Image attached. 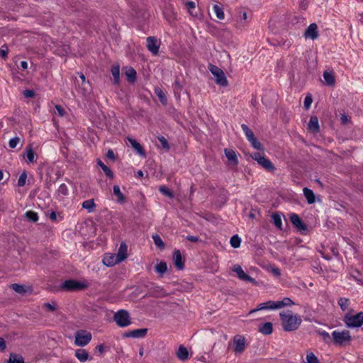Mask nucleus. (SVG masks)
Returning <instances> with one entry per match:
<instances>
[{
	"instance_id": "f257e3e1",
	"label": "nucleus",
	"mask_w": 363,
	"mask_h": 363,
	"mask_svg": "<svg viewBox=\"0 0 363 363\" xmlns=\"http://www.w3.org/2000/svg\"><path fill=\"white\" fill-rule=\"evenodd\" d=\"M279 315L283 329L287 332L297 330L302 323L301 317L290 311L281 312Z\"/></svg>"
},
{
	"instance_id": "f03ea898",
	"label": "nucleus",
	"mask_w": 363,
	"mask_h": 363,
	"mask_svg": "<svg viewBox=\"0 0 363 363\" xmlns=\"http://www.w3.org/2000/svg\"><path fill=\"white\" fill-rule=\"evenodd\" d=\"M333 342L335 345L343 346L351 341V335L348 330H334L332 333Z\"/></svg>"
},
{
	"instance_id": "7ed1b4c3",
	"label": "nucleus",
	"mask_w": 363,
	"mask_h": 363,
	"mask_svg": "<svg viewBox=\"0 0 363 363\" xmlns=\"http://www.w3.org/2000/svg\"><path fill=\"white\" fill-rule=\"evenodd\" d=\"M113 320L121 328L127 327L131 323L130 315L125 310L117 311L113 315Z\"/></svg>"
},
{
	"instance_id": "20e7f679",
	"label": "nucleus",
	"mask_w": 363,
	"mask_h": 363,
	"mask_svg": "<svg viewBox=\"0 0 363 363\" xmlns=\"http://www.w3.org/2000/svg\"><path fill=\"white\" fill-rule=\"evenodd\" d=\"M344 321L349 328L359 327L363 324V312H359L356 315L347 314Z\"/></svg>"
},
{
	"instance_id": "39448f33",
	"label": "nucleus",
	"mask_w": 363,
	"mask_h": 363,
	"mask_svg": "<svg viewBox=\"0 0 363 363\" xmlns=\"http://www.w3.org/2000/svg\"><path fill=\"white\" fill-rule=\"evenodd\" d=\"M209 70L212 74L216 77V82L221 86H226L228 84L226 77L223 71L215 65H211Z\"/></svg>"
},
{
	"instance_id": "423d86ee",
	"label": "nucleus",
	"mask_w": 363,
	"mask_h": 363,
	"mask_svg": "<svg viewBox=\"0 0 363 363\" xmlns=\"http://www.w3.org/2000/svg\"><path fill=\"white\" fill-rule=\"evenodd\" d=\"M91 340V334L85 330H79L75 333V345L83 347L86 345Z\"/></svg>"
},
{
	"instance_id": "0eeeda50",
	"label": "nucleus",
	"mask_w": 363,
	"mask_h": 363,
	"mask_svg": "<svg viewBox=\"0 0 363 363\" xmlns=\"http://www.w3.org/2000/svg\"><path fill=\"white\" fill-rule=\"evenodd\" d=\"M62 289L70 291L80 290L87 287V284L85 281H79L74 279L65 281L62 286Z\"/></svg>"
},
{
	"instance_id": "6e6552de",
	"label": "nucleus",
	"mask_w": 363,
	"mask_h": 363,
	"mask_svg": "<svg viewBox=\"0 0 363 363\" xmlns=\"http://www.w3.org/2000/svg\"><path fill=\"white\" fill-rule=\"evenodd\" d=\"M252 158L257 162V163L268 171H272L274 167L272 162L267 157L262 156L259 152H255L251 155Z\"/></svg>"
},
{
	"instance_id": "1a4fd4ad",
	"label": "nucleus",
	"mask_w": 363,
	"mask_h": 363,
	"mask_svg": "<svg viewBox=\"0 0 363 363\" xmlns=\"http://www.w3.org/2000/svg\"><path fill=\"white\" fill-rule=\"evenodd\" d=\"M232 270L236 273L238 277L241 279V280H243V281H249V282H251L254 284H257V281L255 280V279H253L252 277H250L249 275H247L244 271L243 269H242V267L238 265V264H235L233 267V269Z\"/></svg>"
},
{
	"instance_id": "9d476101",
	"label": "nucleus",
	"mask_w": 363,
	"mask_h": 363,
	"mask_svg": "<svg viewBox=\"0 0 363 363\" xmlns=\"http://www.w3.org/2000/svg\"><path fill=\"white\" fill-rule=\"evenodd\" d=\"M233 343V350L235 353L240 354L245 350L246 341L244 337L241 335H236L234 337Z\"/></svg>"
},
{
	"instance_id": "9b49d317",
	"label": "nucleus",
	"mask_w": 363,
	"mask_h": 363,
	"mask_svg": "<svg viewBox=\"0 0 363 363\" xmlns=\"http://www.w3.org/2000/svg\"><path fill=\"white\" fill-rule=\"evenodd\" d=\"M160 42L155 38L150 36L147 38V48L153 55H157Z\"/></svg>"
},
{
	"instance_id": "f8f14e48",
	"label": "nucleus",
	"mask_w": 363,
	"mask_h": 363,
	"mask_svg": "<svg viewBox=\"0 0 363 363\" xmlns=\"http://www.w3.org/2000/svg\"><path fill=\"white\" fill-rule=\"evenodd\" d=\"M303 36L306 38H309L313 40H315L318 37V26L316 23H313L309 25V26L306 30Z\"/></svg>"
},
{
	"instance_id": "ddd939ff",
	"label": "nucleus",
	"mask_w": 363,
	"mask_h": 363,
	"mask_svg": "<svg viewBox=\"0 0 363 363\" xmlns=\"http://www.w3.org/2000/svg\"><path fill=\"white\" fill-rule=\"evenodd\" d=\"M276 309H277V302L273 301H269L259 304L257 306V308L251 310L249 313L252 314L256 311H262V310H276Z\"/></svg>"
},
{
	"instance_id": "4468645a",
	"label": "nucleus",
	"mask_w": 363,
	"mask_h": 363,
	"mask_svg": "<svg viewBox=\"0 0 363 363\" xmlns=\"http://www.w3.org/2000/svg\"><path fill=\"white\" fill-rule=\"evenodd\" d=\"M103 263L107 267H112L120 262L115 254L107 253L103 258Z\"/></svg>"
},
{
	"instance_id": "2eb2a0df",
	"label": "nucleus",
	"mask_w": 363,
	"mask_h": 363,
	"mask_svg": "<svg viewBox=\"0 0 363 363\" xmlns=\"http://www.w3.org/2000/svg\"><path fill=\"white\" fill-rule=\"evenodd\" d=\"M308 130L313 133H318L320 130L318 118L316 116H312L308 124Z\"/></svg>"
},
{
	"instance_id": "dca6fc26",
	"label": "nucleus",
	"mask_w": 363,
	"mask_h": 363,
	"mask_svg": "<svg viewBox=\"0 0 363 363\" xmlns=\"http://www.w3.org/2000/svg\"><path fill=\"white\" fill-rule=\"evenodd\" d=\"M118 260L119 262H123L128 257V246L124 242H122L120 245L117 254H116Z\"/></svg>"
},
{
	"instance_id": "f3484780",
	"label": "nucleus",
	"mask_w": 363,
	"mask_h": 363,
	"mask_svg": "<svg viewBox=\"0 0 363 363\" xmlns=\"http://www.w3.org/2000/svg\"><path fill=\"white\" fill-rule=\"evenodd\" d=\"M290 220L293 225L301 230H306V226L303 223L299 216L296 213L290 215Z\"/></svg>"
},
{
	"instance_id": "a211bd4d",
	"label": "nucleus",
	"mask_w": 363,
	"mask_h": 363,
	"mask_svg": "<svg viewBox=\"0 0 363 363\" xmlns=\"http://www.w3.org/2000/svg\"><path fill=\"white\" fill-rule=\"evenodd\" d=\"M128 140L130 145L138 155L141 156H145V152L143 147L135 139H133L132 138H128Z\"/></svg>"
},
{
	"instance_id": "6ab92c4d",
	"label": "nucleus",
	"mask_w": 363,
	"mask_h": 363,
	"mask_svg": "<svg viewBox=\"0 0 363 363\" xmlns=\"http://www.w3.org/2000/svg\"><path fill=\"white\" fill-rule=\"evenodd\" d=\"M173 260L175 266L179 269L184 268V259L179 250H174L173 254Z\"/></svg>"
},
{
	"instance_id": "aec40b11",
	"label": "nucleus",
	"mask_w": 363,
	"mask_h": 363,
	"mask_svg": "<svg viewBox=\"0 0 363 363\" xmlns=\"http://www.w3.org/2000/svg\"><path fill=\"white\" fill-rule=\"evenodd\" d=\"M225 155L228 162L232 165L235 166V165H237L238 164V160L236 153H235V152L234 150L225 149Z\"/></svg>"
},
{
	"instance_id": "412c9836",
	"label": "nucleus",
	"mask_w": 363,
	"mask_h": 363,
	"mask_svg": "<svg viewBox=\"0 0 363 363\" xmlns=\"http://www.w3.org/2000/svg\"><path fill=\"white\" fill-rule=\"evenodd\" d=\"M113 196L116 197V201L119 203H124L126 201L125 196L121 192L118 186H113Z\"/></svg>"
},
{
	"instance_id": "4be33fe9",
	"label": "nucleus",
	"mask_w": 363,
	"mask_h": 363,
	"mask_svg": "<svg viewBox=\"0 0 363 363\" xmlns=\"http://www.w3.org/2000/svg\"><path fill=\"white\" fill-rule=\"evenodd\" d=\"M75 357L81 362H84L89 359V354L84 349H78L75 351Z\"/></svg>"
},
{
	"instance_id": "5701e85b",
	"label": "nucleus",
	"mask_w": 363,
	"mask_h": 363,
	"mask_svg": "<svg viewBox=\"0 0 363 363\" xmlns=\"http://www.w3.org/2000/svg\"><path fill=\"white\" fill-rule=\"evenodd\" d=\"M303 194L309 204H312L315 201V196L312 190L305 187L303 189Z\"/></svg>"
},
{
	"instance_id": "b1692460",
	"label": "nucleus",
	"mask_w": 363,
	"mask_h": 363,
	"mask_svg": "<svg viewBox=\"0 0 363 363\" xmlns=\"http://www.w3.org/2000/svg\"><path fill=\"white\" fill-rule=\"evenodd\" d=\"M276 302H277V309H279V308H281L284 307L291 306L294 304V301L288 297H285L281 301H277Z\"/></svg>"
},
{
	"instance_id": "393cba45",
	"label": "nucleus",
	"mask_w": 363,
	"mask_h": 363,
	"mask_svg": "<svg viewBox=\"0 0 363 363\" xmlns=\"http://www.w3.org/2000/svg\"><path fill=\"white\" fill-rule=\"evenodd\" d=\"M125 75L128 82L133 83L136 80L137 73L133 67H126Z\"/></svg>"
},
{
	"instance_id": "a878e982",
	"label": "nucleus",
	"mask_w": 363,
	"mask_h": 363,
	"mask_svg": "<svg viewBox=\"0 0 363 363\" xmlns=\"http://www.w3.org/2000/svg\"><path fill=\"white\" fill-rule=\"evenodd\" d=\"M177 355L181 360H186L189 358L188 350L184 346H180L177 352Z\"/></svg>"
},
{
	"instance_id": "bb28decb",
	"label": "nucleus",
	"mask_w": 363,
	"mask_h": 363,
	"mask_svg": "<svg viewBox=\"0 0 363 363\" xmlns=\"http://www.w3.org/2000/svg\"><path fill=\"white\" fill-rule=\"evenodd\" d=\"M11 288L19 294H24L29 290L28 287L18 284H11Z\"/></svg>"
},
{
	"instance_id": "cd10ccee",
	"label": "nucleus",
	"mask_w": 363,
	"mask_h": 363,
	"mask_svg": "<svg viewBox=\"0 0 363 363\" xmlns=\"http://www.w3.org/2000/svg\"><path fill=\"white\" fill-rule=\"evenodd\" d=\"M111 74L113 77L114 84H118L120 82V67L114 65L111 68Z\"/></svg>"
},
{
	"instance_id": "c85d7f7f",
	"label": "nucleus",
	"mask_w": 363,
	"mask_h": 363,
	"mask_svg": "<svg viewBox=\"0 0 363 363\" xmlns=\"http://www.w3.org/2000/svg\"><path fill=\"white\" fill-rule=\"evenodd\" d=\"M304 363H320V362L313 352L307 351Z\"/></svg>"
},
{
	"instance_id": "c756f323",
	"label": "nucleus",
	"mask_w": 363,
	"mask_h": 363,
	"mask_svg": "<svg viewBox=\"0 0 363 363\" xmlns=\"http://www.w3.org/2000/svg\"><path fill=\"white\" fill-rule=\"evenodd\" d=\"M183 85L181 84L179 80L178 79H176L174 84H173V89L174 95L177 99L180 98L181 91L182 89Z\"/></svg>"
},
{
	"instance_id": "7c9ffc66",
	"label": "nucleus",
	"mask_w": 363,
	"mask_h": 363,
	"mask_svg": "<svg viewBox=\"0 0 363 363\" xmlns=\"http://www.w3.org/2000/svg\"><path fill=\"white\" fill-rule=\"evenodd\" d=\"M167 270V263L164 261L160 262L156 266H155V271L157 273L160 274V275H163Z\"/></svg>"
},
{
	"instance_id": "2f4dec72",
	"label": "nucleus",
	"mask_w": 363,
	"mask_h": 363,
	"mask_svg": "<svg viewBox=\"0 0 363 363\" xmlns=\"http://www.w3.org/2000/svg\"><path fill=\"white\" fill-rule=\"evenodd\" d=\"M151 294L153 296L156 297H162L165 296L166 293L164 291L163 289L159 286H155L151 289Z\"/></svg>"
},
{
	"instance_id": "473e14b6",
	"label": "nucleus",
	"mask_w": 363,
	"mask_h": 363,
	"mask_svg": "<svg viewBox=\"0 0 363 363\" xmlns=\"http://www.w3.org/2000/svg\"><path fill=\"white\" fill-rule=\"evenodd\" d=\"M98 164L101 167L104 174L107 176L108 179H113V174L109 167H108L106 165H105L101 160H99Z\"/></svg>"
},
{
	"instance_id": "72a5a7b5",
	"label": "nucleus",
	"mask_w": 363,
	"mask_h": 363,
	"mask_svg": "<svg viewBox=\"0 0 363 363\" xmlns=\"http://www.w3.org/2000/svg\"><path fill=\"white\" fill-rule=\"evenodd\" d=\"M155 94L157 96V97L160 99V101L162 104H164V105L167 104V97H166L164 93L163 92V91L160 88L156 87L155 89Z\"/></svg>"
},
{
	"instance_id": "f704fd0d",
	"label": "nucleus",
	"mask_w": 363,
	"mask_h": 363,
	"mask_svg": "<svg viewBox=\"0 0 363 363\" xmlns=\"http://www.w3.org/2000/svg\"><path fill=\"white\" fill-rule=\"evenodd\" d=\"M272 330L273 327L271 323H266L259 328V331L264 335L271 334Z\"/></svg>"
},
{
	"instance_id": "c9c22d12",
	"label": "nucleus",
	"mask_w": 363,
	"mask_h": 363,
	"mask_svg": "<svg viewBox=\"0 0 363 363\" xmlns=\"http://www.w3.org/2000/svg\"><path fill=\"white\" fill-rule=\"evenodd\" d=\"M241 128L248 141L255 137L253 132L246 124H242Z\"/></svg>"
},
{
	"instance_id": "e433bc0d",
	"label": "nucleus",
	"mask_w": 363,
	"mask_h": 363,
	"mask_svg": "<svg viewBox=\"0 0 363 363\" xmlns=\"http://www.w3.org/2000/svg\"><path fill=\"white\" fill-rule=\"evenodd\" d=\"M323 78L328 85L333 86L335 84V78L330 72H324Z\"/></svg>"
},
{
	"instance_id": "4c0bfd02",
	"label": "nucleus",
	"mask_w": 363,
	"mask_h": 363,
	"mask_svg": "<svg viewBox=\"0 0 363 363\" xmlns=\"http://www.w3.org/2000/svg\"><path fill=\"white\" fill-rule=\"evenodd\" d=\"M82 206L84 208L86 209L89 212H93L95 208V203L94 200L89 199L83 202Z\"/></svg>"
},
{
	"instance_id": "58836bf2",
	"label": "nucleus",
	"mask_w": 363,
	"mask_h": 363,
	"mask_svg": "<svg viewBox=\"0 0 363 363\" xmlns=\"http://www.w3.org/2000/svg\"><path fill=\"white\" fill-rule=\"evenodd\" d=\"M318 334L322 337L323 340L326 343H330L333 341V337L330 335V334L325 331L319 330L317 331Z\"/></svg>"
},
{
	"instance_id": "ea45409f",
	"label": "nucleus",
	"mask_w": 363,
	"mask_h": 363,
	"mask_svg": "<svg viewBox=\"0 0 363 363\" xmlns=\"http://www.w3.org/2000/svg\"><path fill=\"white\" fill-rule=\"evenodd\" d=\"M213 9L216 15V17L218 19H220V20L224 19L225 15H224L223 9L222 7L219 6L217 4H215L213 6Z\"/></svg>"
},
{
	"instance_id": "a19ab883",
	"label": "nucleus",
	"mask_w": 363,
	"mask_h": 363,
	"mask_svg": "<svg viewBox=\"0 0 363 363\" xmlns=\"http://www.w3.org/2000/svg\"><path fill=\"white\" fill-rule=\"evenodd\" d=\"M9 363H24V360L21 355L16 354H11Z\"/></svg>"
},
{
	"instance_id": "79ce46f5",
	"label": "nucleus",
	"mask_w": 363,
	"mask_h": 363,
	"mask_svg": "<svg viewBox=\"0 0 363 363\" xmlns=\"http://www.w3.org/2000/svg\"><path fill=\"white\" fill-rule=\"evenodd\" d=\"M272 219L274 221V224L276 227H277L279 229H281L282 228V219L281 216L279 213H274L272 215Z\"/></svg>"
},
{
	"instance_id": "37998d69",
	"label": "nucleus",
	"mask_w": 363,
	"mask_h": 363,
	"mask_svg": "<svg viewBox=\"0 0 363 363\" xmlns=\"http://www.w3.org/2000/svg\"><path fill=\"white\" fill-rule=\"evenodd\" d=\"M146 331L147 330L145 329L135 330H133V331L129 333L126 335L128 337H138L144 336L146 333Z\"/></svg>"
},
{
	"instance_id": "c03bdc74",
	"label": "nucleus",
	"mask_w": 363,
	"mask_h": 363,
	"mask_svg": "<svg viewBox=\"0 0 363 363\" xmlns=\"http://www.w3.org/2000/svg\"><path fill=\"white\" fill-rule=\"evenodd\" d=\"M157 140L160 143L161 147L162 149H164L165 151L169 150V148H170L169 145L168 143V141L164 136L160 135V136L157 137Z\"/></svg>"
},
{
	"instance_id": "a18cd8bd",
	"label": "nucleus",
	"mask_w": 363,
	"mask_h": 363,
	"mask_svg": "<svg viewBox=\"0 0 363 363\" xmlns=\"http://www.w3.org/2000/svg\"><path fill=\"white\" fill-rule=\"evenodd\" d=\"M230 245L234 248H238L240 245L241 239L238 235H233L230 238Z\"/></svg>"
},
{
	"instance_id": "49530a36",
	"label": "nucleus",
	"mask_w": 363,
	"mask_h": 363,
	"mask_svg": "<svg viewBox=\"0 0 363 363\" xmlns=\"http://www.w3.org/2000/svg\"><path fill=\"white\" fill-rule=\"evenodd\" d=\"M249 142L251 143L252 146L256 149V150H261L263 149V146L260 143V142H259L257 140V139L256 138V137L253 138L252 139H251L250 140H249Z\"/></svg>"
},
{
	"instance_id": "de8ad7c7",
	"label": "nucleus",
	"mask_w": 363,
	"mask_h": 363,
	"mask_svg": "<svg viewBox=\"0 0 363 363\" xmlns=\"http://www.w3.org/2000/svg\"><path fill=\"white\" fill-rule=\"evenodd\" d=\"M26 218L31 221L35 222L38 220V216L35 212L27 211L26 213Z\"/></svg>"
},
{
	"instance_id": "09e8293b",
	"label": "nucleus",
	"mask_w": 363,
	"mask_h": 363,
	"mask_svg": "<svg viewBox=\"0 0 363 363\" xmlns=\"http://www.w3.org/2000/svg\"><path fill=\"white\" fill-rule=\"evenodd\" d=\"M338 303L342 310L345 311L349 305V300L345 298H340L338 301Z\"/></svg>"
},
{
	"instance_id": "8fccbe9b",
	"label": "nucleus",
	"mask_w": 363,
	"mask_h": 363,
	"mask_svg": "<svg viewBox=\"0 0 363 363\" xmlns=\"http://www.w3.org/2000/svg\"><path fill=\"white\" fill-rule=\"evenodd\" d=\"M160 191L162 194H163L164 195H165L169 198L173 197V194H172V191L169 189H167L165 186H161L160 187Z\"/></svg>"
},
{
	"instance_id": "3c124183",
	"label": "nucleus",
	"mask_w": 363,
	"mask_h": 363,
	"mask_svg": "<svg viewBox=\"0 0 363 363\" xmlns=\"http://www.w3.org/2000/svg\"><path fill=\"white\" fill-rule=\"evenodd\" d=\"M152 238L154 240V242H155L156 246H157L159 247H163L164 246V244L163 241L160 238V236H158L157 235H153Z\"/></svg>"
},
{
	"instance_id": "603ef678",
	"label": "nucleus",
	"mask_w": 363,
	"mask_h": 363,
	"mask_svg": "<svg viewBox=\"0 0 363 363\" xmlns=\"http://www.w3.org/2000/svg\"><path fill=\"white\" fill-rule=\"evenodd\" d=\"M20 141V139L18 137H15V138H13L11 139H10L9 142V146L10 148H15L16 147L18 143H19Z\"/></svg>"
},
{
	"instance_id": "864d4df0",
	"label": "nucleus",
	"mask_w": 363,
	"mask_h": 363,
	"mask_svg": "<svg viewBox=\"0 0 363 363\" xmlns=\"http://www.w3.org/2000/svg\"><path fill=\"white\" fill-rule=\"evenodd\" d=\"M26 157L30 162H33L35 159V153L32 149H29L26 152Z\"/></svg>"
},
{
	"instance_id": "5fc2aeb1",
	"label": "nucleus",
	"mask_w": 363,
	"mask_h": 363,
	"mask_svg": "<svg viewBox=\"0 0 363 363\" xmlns=\"http://www.w3.org/2000/svg\"><path fill=\"white\" fill-rule=\"evenodd\" d=\"M8 54V48L6 45H3L0 48V57L3 58H6Z\"/></svg>"
},
{
	"instance_id": "6e6d98bb",
	"label": "nucleus",
	"mask_w": 363,
	"mask_h": 363,
	"mask_svg": "<svg viewBox=\"0 0 363 363\" xmlns=\"http://www.w3.org/2000/svg\"><path fill=\"white\" fill-rule=\"evenodd\" d=\"M68 189L67 186L65 184H62L58 189V193L62 195H66Z\"/></svg>"
},
{
	"instance_id": "4d7b16f0",
	"label": "nucleus",
	"mask_w": 363,
	"mask_h": 363,
	"mask_svg": "<svg viewBox=\"0 0 363 363\" xmlns=\"http://www.w3.org/2000/svg\"><path fill=\"white\" fill-rule=\"evenodd\" d=\"M269 272L275 277H279L281 275V272L277 267H270Z\"/></svg>"
},
{
	"instance_id": "13d9d810",
	"label": "nucleus",
	"mask_w": 363,
	"mask_h": 363,
	"mask_svg": "<svg viewBox=\"0 0 363 363\" xmlns=\"http://www.w3.org/2000/svg\"><path fill=\"white\" fill-rule=\"evenodd\" d=\"M23 96L26 98H33L35 96V92L31 89H26L23 91Z\"/></svg>"
},
{
	"instance_id": "bf43d9fd",
	"label": "nucleus",
	"mask_w": 363,
	"mask_h": 363,
	"mask_svg": "<svg viewBox=\"0 0 363 363\" xmlns=\"http://www.w3.org/2000/svg\"><path fill=\"white\" fill-rule=\"evenodd\" d=\"M55 109L57 111V114L60 116H63L65 113L64 108L60 105H55Z\"/></svg>"
},
{
	"instance_id": "052dcab7",
	"label": "nucleus",
	"mask_w": 363,
	"mask_h": 363,
	"mask_svg": "<svg viewBox=\"0 0 363 363\" xmlns=\"http://www.w3.org/2000/svg\"><path fill=\"white\" fill-rule=\"evenodd\" d=\"M312 103V98L310 96H307L304 99V106L306 108H308Z\"/></svg>"
},
{
	"instance_id": "680f3d73",
	"label": "nucleus",
	"mask_w": 363,
	"mask_h": 363,
	"mask_svg": "<svg viewBox=\"0 0 363 363\" xmlns=\"http://www.w3.org/2000/svg\"><path fill=\"white\" fill-rule=\"evenodd\" d=\"M186 6L188 9L190 14L193 15V13H191V10L195 9V7H196L195 3L194 1H188L186 4Z\"/></svg>"
},
{
	"instance_id": "e2e57ef3",
	"label": "nucleus",
	"mask_w": 363,
	"mask_h": 363,
	"mask_svg": "<svg viewBox=\"0 0 363 363\" xmlns=\"http://www.w3.org/2000/svg\"><path fill=\"white\" fill-rule=\"evenodd\" d=\"M27 178H28L27 172L26 171H23L21 174L18 182H26Z\"/></svg>"
},
{
	"instance_id": "0e129e2a",
	"label": "nucleus",
	"mask_w": 363,
	"mask_h": 363,
	"mask_svg": "<svg viewBox=\"0 0 363 363\" xmlns=\"http://www.w3.org/2000/svg\"><path fill=\"white\" fill-rule=\"evenodd\" d=\"M107 158L114 160H115V154L112 150H108L106 153Z\"/></svg>"
},
{
	"instance_id": "69168bd1",
	"label": "nucleus",
	"mask_w": 363,
	"mask_h": 363,
	"mask_svg": "<svg viewBox=\"0 0 363 363\" xmlns=\"http://www.w3.org/2000/svg\"><path fill=\"white\" fill-rule=\"evenodd\" d=\"M6 349V342L5 340L0 337V350L4 351Z\"/></svg>"
},
{
	"instance_id": "338daca9",
	"label": "nucleus",
	"mask_w": 363,
	"mask_h": 363,
	"mask_svg": "<svg viewBox=\"0 0 363 363\" xmlns=\"http://www.w3.org/2000/svg\"><path fill=\"white\" fill-rule=\"evenodd\" d=\"M78 74H79V78H80V79L82 81L81 84L82 85H85V84H86V78H85L84 74L82 72L78 73Z\"/></svg>"
},
{
	"instance_id": "774afa93",
	"label": "nucleus",
	"mask_w": 363,
	"mask_h": 363,
	"mask_svg": "<svg viewBox=\"0 0 363 363\" xmlns=\"http://www.w3.org/2000/svg\"><path fill=\"white\" fill-rule=\"evenodd\" d=\"M186 239L191 242H196L199 240V238L198 237L196 236H193V235H188L186 237Z\"/></svg>"
}]
</instances>
